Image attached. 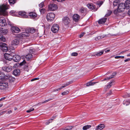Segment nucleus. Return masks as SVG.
Wrapping results in <instances>:
<instances>
[{
	"label": "nucleus",
	"instance_id": "1",
	"mask_svg": "<svg viewBox=\"0 0 130 130\" xmlns=\"http://www.w3.org/2000/svg\"><path fill=\"white\" fill-rule=\"evenodd\" d=\"M18 67V65L17 64H15L13 66H8L3 67L2 68V69L5 72H8L11 71L13 69V68H15Z\"/></svg>",
	"mask_w": 130,
	"mask_h": 130
},
{
	"label": "nucleus",
	"instance_id": "2",
	"mask_svg": "<svg viewBox=\"0 0 130 130\" xmlns=\"http://www.w3.org/2000/svg\"><path fill=\"white\" fill-rule=\"evenodd\" d=\"M55 17V14L53 13H48L46 16L47 19L48 21H52L54 20Z\"/></svg>",
	"mask_w": 130,
	"mask_h": 130
},
{
	"label": "nucleus",
	"instance_id": "3",
	"mask_svg": "<svg viewBox=\"0 0 130 130\" xmlns=\"http://www.w3.org/2000/svg\"><path fill=\"white\" fill-rule=\"evenodd\" d=\"M59 29V25L56 24H54L51 28V30L54 33H56L58 31Z\"/></svg>",
	"mask_w": 130,
	"mask_h": 130
},
{
	"label": "nucleus",
	"instance_id": "4",
	"mask_svg": "<svg viewBox=\"0 0 130 130\" xmlns=\"http://www.w3.org/2000/svg\"><path fill=\"white\" fill-rule=\"evenodd\" d=\"M125 9V8L124 3H121L118 6L117 9H119V12H122Z\"/></svg>",
	"mask_w": 130,
	"mask_h": 130
},
{
	"label": "nucleus",
	"instance_id": "5",
	"mask_svg": "<svg viewBox=\"0 0 130 130\" xmlns=\"http://www.w3.org/2000/svg\"><path fill=\"white\" fill-rule=\"evenodd\" d=\"M1 49L3 51L6 52L8 50L7 45L5 43H0Z\"/></svg>",
	"mask_w": 130,
	"mask_h": 130
},
{
	"label": "nucleus",
	"instance_id": "6",
	"mask_svg": "<svg viewBox=\"0 0 130 130\" xmlns=\"http://www.w3.org/2000/svg\"><path fill=\"white\" fill-rule=\"evenodd\" d=\"M8 84L6 82L0 83V89L2 90L6 89L8 88Z\"/></svg>",
	"mask_w": 130,
	"mask_h": 130
},
{
	"label": "nucleus",
	"instance_id": "7",
	"mask_svg": "<svg viewBox=\"0 0 130 130\" xmlns=\"http://www.w3.org/2000/svg\"><path fill=\"white\" fill-rule=\"evenodd\" d=\"M70 21L69 18L68 17H65L62 19L63 23L66 25H68L70 23Z\"/></svg>",
	"mask_w": 130,
	"mask_h": 130
},
{
	"label": "nucleus",
	"instance_id": "8",
	"mask_svg": "<svg viewBox=\"0 0 130 130\" xmlns=\"http://www.w3.org/2000/svg\"><path fill=\"white\" fill-rule=\"evenodd\" d=\"M13 55L12 54L10 55L8 53H6L4 55V56L6 60H11L13 59Z\"/></svg>",
	"mask_w": 130,
	"mask_h": 130
},
{
	"label": "nucleus",
	"instance_id": "9",
	"mask_svg": "<svg viewBox=\"0 0 130 130\" xmlns=\"http://www.w3.org/2000/svg\"><path fill=\"white\" fill-rule=\"evenodd\" d=\"M8 9L6 5H3L0 6V11L4 13L5 12L6 10Z\"/></svg>",
	"mask_w": 130,
	"mask_h": 130
},
{
	"label": "nucleus",
	"instance_id": "10",
	"mask_svg": "<svg viewBox=\"0 0 130 130\" xmlns=\"http://www.w3.org/2000/svg\"><path fill=\"white\" fill-rule=\"evenodd\" d=\"M48 8L49 10L52 11H54L57 8V6L55 4H52L48 6Z\"/></svg>",
	"mask_w": 130,
	"mask_h": 130
},
{
	"label": "nucleus",
	"instance_id": "11",
	"mask_svg": "<svg viewBox=\"0 0 130 130\" xmlns=\"http://www.w3.org/2000/svg\"><path fill=\"white\" fill-rule=\"evenodd\" d=\"M20 64L21 66L24 65L25 66L24 67V69L25 70L28 71V65L26 63L25 60H23L22 62L20 63Z\"/></svg>",
	"mask_w": 130,
	"mask_h": 130
},
{
	"label": "nucleus",
	"instance_id": "12",
	"mask_svg": "<svg viewBox=\"0 0 130 130\" xmlns=\"http://www.w3.org/2000/svg\"><path fill=\"white\" fill-rule=\"evenodd\" d=\"M6 24L5 19L3 17L0 18V26H5Z\"/></svg>",
	"mask_w": 130,
	"mask_h": 130
},
{
	"label": "nucleus",
	"instance_id": "13",
	"mask_svg": "<svg viewBox=\"0 0 130 130\" xmlns=\"http://www.w3.org/2000/svg\"><path fill=\"white\" fill-rule=\"evenodd\" d=\"M72 83V81H71L68 82L66 84L62 86L60 88L58 89H54L53 90V92H56L58 91V90L61 89L62 88H64L66 87L67 86L69 85L70 84H71Z\"/></svg>",
	"mask_w": 130,
	"mask_h": 130
},
{
	"label": "nucleus",
	"instance_id": "14",
	"mask_svg": "<svg viewBox=\"0 0 130 130\" xmlns=\"http://www.w3.org/2000/svg\"><path fill=\"white\" fill-rule=\"evenodd\" d=\"M20 59L21 57L20 56L17 55H13V60L15 62H19L20 60Z\"/></svg>",
	"mask_w": 130,
	"mask_h": 130
},
{
	"label": "nucleus",
	"instance_id": "15",
	"mask_svg": "<svg viewBox=\"0 0 130 130\" xmlns=\"http://www.w3.org/2000/svg\"><path fill=\"white\" fill-rule=\"evenodd\" d=\"M11 29L12 32L15 33H18L20 31V29L17 27H12Z\"/></svg>",
	"mask_w": 130,
	"mask_h": 130
},
{
	"label": "nucleus",
	"instance_id": "16",
	"mask_svg": "<svg viewBox=\"0 0 130 130\" xmlns=\"http://www.w3.org/2000/svg\"><path fill=\"white\" fill-rule=\"evenodd\" d=\"M5 77L6 79L8 80L10 82H13L15 80V79L14 78L12 77L11 76L9 75H6Z\"/></svg>",
	"mask_w": 130,
	"mask_h": 130
},
{
	"label": "nucleus",
	"instance_id": "17",
	"mask_svg": "<svg viewBox=\"0 0 130 130\" xmlns=\"http://www.w3.org/2000/svg\"><path fill=\"white\" fill-rule=\"evenodd\" d=\"M104 51H101L99 52H96L95 53H94L93 54H92L91 55V56H100L103 53Z\"/></svg>",
	"mask_w": 130,
	"mask_h": 130
},
{
	"label": "nucleus",
	"instance_id": "18",
	"mask_svg": "<svg viewBox=\"0 0 130 130\" xmlns=\"http://www.w3.org/2000/svg\"><path fill=\"white\" fill-rule=\"evenodd\" d=\"M19 14L23 18H26L29 17L28 16L26 15V13L23 11H21L19 12Z\"/></svg>",
	"mask_w": 130,
	"mask_h": 130
},
{
	"label": "nucleus",
	"instance_id": "19",
	"mask_svg": "<svg viewBox=\"0 0 130 130\" xmlns=\"http://www.w3.org/2000/svg\"><path fill=\"white\" fill-rule=\"evenodd\" d=\"M20 74V70L18 69L14 70L13 72V74L15 76H19Z\"/></svg>",
	"mask_w": 130,
	"mask_h": 130
},
{
	"label": "nucleus",
	"instance_id": "20",
	"mask_svg": "<svg viewBox=\"0 0 130 130\" xmlns=\"http://www.w3.org/2000/svg\"><path fill=\"white\" fill-rule=\"evenodd\" d=\"M125 9H128L130 8V1L129 0H126L125 3Z\"/></svg>",
	"mask_w": 130,
	"mask_h": 130
},
{
	"label": "nucleus",
	"instance_id": "21",
	"mask_svg": "<svg viewBox=\"0 0 130 130\" xmlns=\"http://www.w3.org/2000/svg\"><path fill=\"white\" fill-rule=\"evenodd\" d=\"M80 16L78 14H74L73 16V20L75 22H77L79 20Z\"/></svg>",
	"mask_w": 130,
	"mask_h": 130
},
{
	"label": "nucleus",
	"instance_id": "22",
	"mask_svg": "<svg viewBox=\"0 0 130 130\" xmlns=\"http://www.w3.org/2000/svg\"><path fill=\"white\" fill-rule=\"evenodd\" d=\"M98 22L100 24H104L106 22V18L104 17L99 19L98 21Z\"/></svg>",
	"mask_w": 130,
	"mask_h": 130
},
{
	"label": "nucleus",
	"instance_id": "23",
	"mask_svg": "<svg viewBox=\"0 0 130 130\" xmlns=\"http://www.w3.org/2000/svg\"><path fill=\"white\" fill-rule=\"evenodd\" d=\"M19 41L17 39H15L13 40L12 42V45L13 46H15L19 44Z\"/></svg>",
	"mask_w": 130,
	"mask_h": 130
},
{
	"label": "nucleus",
	"instance_id": "24",
	"mask_svg": "<svg viewBox=\"0 0 130 130\" xmlns=\"http://www.w3.org/2000/svg\"><path fill=\"white\" fill-rule=\"evenodd\" d=\"M29 15L30 17V18H34L37 17V15L35 12H31L29 13Z\"/></svg>",
	"mask_w": 130,
	"mask_h": 130
},
{
	"label": "nucleus",
	"instance_id": "25",
	"mask_svg": "<svg viewBox=\"0 0 130 130\" xmlns=\"http://www.w3.org/2000/svg\"><path fill=\"white\" fill-rule=\"evenodd\" d=\"M117 74V72H113L112 74L109 77H106V80H109L112 78H113Z\"/></svg>",
	"mask_w": 130,
	"mask_h": 130
},
{
	"label": "nucleus",
	"instance_id": "26",
	"mask_svg": "<svg viewBox=\"0 0 130 130\" xmlns=\"http://www.w3.org/2000/svg\"><path fill=\"white\" fill-rule=\"evenodd\" d=\"M87 7L91 9L92 10H94L95 9V6H93V4H88L87 5Z\"/></svg>",
	"mask_w": 130,
	"mask_h": 130
},
{
	"label": "nucleus",
	"instance_id": "27",
	"mask_svg": "<svg viewBox=\"0 0 130 130\" xmlns=\"http://www.w3.org/2000/svg\"><path fill=\"white\" fill-rule=\"evenodd\" d=\"M4 73L2 72H0V79H6V76Z\"/></svg>",
	"mask_w": 130,
	"mask_h": 130
},
{
	"label": "nucleus",
	"instance_id": "28",
	"mask_svg": "<svg viewBox=\"0 0 130 130\" xmlns=\"http://www.w3.org/2000/svg\"><path fill=\"white\" fill-rule=\"evenodd\" d=\"M37 30L35 29L34 28H31L28 29V31L31 33H33L36 31H37Z\"/></svg>",
	"mask_w": 130,
	"mask_h": 130
},
{
	"label": "nucleus",
	"instance_id": "29",
	"mask_svg": "<svg viewBox=\"0 0 130 130\" xmlns=\"http://www.w3.org/2000/svg\"><path fill=\"white\" fill-rule=\"evenodd\" d=\"M29 33L26 32H22L20 35V36L22 37H27L29 36Z\"/></svg>",
	"mask_w": 130,
	"mask_h": 130
},
{
	"label": "nucleus",
	"instance_id": "30",
	"mask_svg": "<svg viewBox=\"0 0 130 130\" xmlns=\"http://www.w3.org/2000/svg\"><path fill=\"white\" fill-rule=\"evenodd\" d=\"M114 82V81L113 80L109 82L108 84L106 86V89L110 88L112 85V83H113Z\"/></svg>",
	"mask_w": 130,
	"mask_h": 130
},
{
	"label": "nucleus",
	"instance_id": "31",
	"mask_svg": "<svg viewBox=\"0 0 130 130\" xmlns=\"http://www.w3.org/2000/svg\"><path fill=\"white\" fill-rule=\"evenodd\" d=\"M32 57V55L31 54H28L26 55L25 58L27 60H28L31 59Z\"/></svg>",
	"mask_w": 130,
	"mask_h": 130
},
{
	"label": "nucleus",
	"instance_id": "32",
	"mask_svg": "<svg viewBox=\"0 0 130 130\" xmlns=\"http://www.w3.org/2000/svg\"><path fill=\"white\" fill-rule=\"evenodd\" d=\"M105 126L104 124H100L97 127V129L98 130V129H102Z\"/></svg>",
	"mask_w": 130,
	"mask_h": 130
},
{
	"label": "nucleus",
	"instance_id": "33",
	"mask_svg": "<svg viewBox=\"0 0 130 130\" xmlns=\"http://www.w3.org/2000/svg\"><path fill=\"white\" fill-rule=\"evenodd\" d=\"M118 0H115L113 3V5L114 7H116L117 8H118V7L119 5V3L118 2Z\"/></svg>",
	"mask_w": 130,
	"mask_h": 130
},
{
	"label": "nucleus",
	"instance_id": "34",
	"mask_svg": "<svg viewBox=\"0 0 130 130\" xmlns=\"http://www.w3.org/2000/svg\"><path fill=\"white\" fill-rule=\"evenodd\" d=\"M98 82H90L87 83L86 84V86H90L94 85L95 84L98 83Z\"/></svg>",
	"mask_w": 130,
	"mask_h": 130
},
{
	"label": "nucleus",
	"instance_id": "35",
	"mask_svg": "<svg viewBox=\"0 0 130 130\" xmlns=\"http://www.w3.org/2000/svg\"><path fill=\"white\" fill-rule=\"evenodd\" d=\"M91 127V126L90 125H87L84 126L83 128V130H86L89 129V128Z\"/></svg>",
	"mask_w": 130,
	"mask_h": 130
},
{
	"label": "nucleus",
	"instance_id": "36",
	"mask_svg": "<svg viewBox=\"0 0 130 130\" xmlns=\"http://www.w3.org/2000/svg\"><path fill=\"white\" fill-rule=\"evenodd\" d=\"M0 39L3 42H5L6 40L5 38L3 36L2 34H0Z\"/></svg>",
	"mask_w": 130,
	"mask_h": 130
},
{
	"label": "nucleus",
	"instance_id": "37",
	"mask_svg": "<svg viewBox=\"0 0 130 130\" xmlns=\"http://www.w3.org/2000/svg\"><path fill=\"white\" fill-rule=\"evenodd\" d=\"M52 99H48L46 100L44 102H40V103H38V104H39V105H41V104H43L44 103H46L50 101Z\"/></svg>",
	"mask_w": 130,
	"mask_h": 130
},
{
	"label": "nucleus",
	"instance_id": "38",
	"mask_svg": "<svg viewBox=\"0 0 130 130\" xmlns=\"http://www.w3.org/2000/svg\"><path fill=\"white\" fill-rule=\"evenodd\" d=\"M52 99H48L46 100L44 102H40V103H38V104H39V105H41V104H43L44 103H46L50 101Z\"/></svg>",
	"mask_w": 130,
	"mask_h": 130
},
{
	"label": "nucleus",
	"instance_id": "39",
	"mask_svg": "<svg viewBox=\"0 0 130 130\" xmlns=\"http://www.w3.org/2000/svg\"><path fill=\"white\" fill-rule=\"evenodd\" d=\"M73 126H68L65 128L63 130H70L71 129Z\"/></svg>",
	"mask_w": 130,
	"mask_h": 130
},
{
	"label": "nucleus",
	"instance_id": "40",
	"mask_svg": "<svg viewBox=\"0 0 130 130\" xmlns=\"http://www.w3.org/2000/svg\"><path fill=\"white\" fill-rule=\"evenodd\" d=\"M105 35H104V36H99L98 37H97L95 38V40L97 41L98 40L101 39V38H103L104 37H105Z\"/></svg>",
	"mask_w": 130,
	"mask_h": 130
},
{
	"label": "nucleus",
	"instance_id": "41",
	"mask_svg": "<svg viewBox=\"0 0 130 130\" xmlns=\"http://www.w3.org/2000/svg\"><path fill=\"white\" fill-rule=\"evenodd\" d=\"M9 1L10 4L12 5L15 3L16 0H9Z\"/></svg>",
	"mask_w": 130,
	"mask_h": 130
},
{
	"label": "nucleus",
	"instance_id": "42",
	"mask_svg": "<svg viewBox=\"0 0 130 130\" xmlns=\"http://www.w3.org/2000/svg\"><path fill=\"white\" fill-rule=\"evenodd\" d=\"M40 11L41 14H43L45 12V9H42L40 10Z\"/></svg>",
	"mask_w": 130,
	"mask_h": 130
},
{
	"label": "nucleus",
	"instance_id": "43",
	"mask_svg": "<svg viewBox=\"0 0 130 130\" xmlns=\"http://www.w3.org/2000/svg\"><path fill=\"white\" fill-rule=\"evenodd\" d=\"M85 11H86V9L83 7L82 8L79 10V11L81 13H84Z\"/></svg>",
	"mask_w": 130,
	"mask_h": 130
},
{
	"label": "nucleus",
	"instance_id": "44",
	"mask_svg": "<svg viewBox=\"0 0 130 130\" xmlns=\"http://www.w3.org/2000/svg\"><path fill=\"white\" fill-rule=\"evenodd\" d=\"M112 12L110 10H108L107 13L106 14V17L110 15L112 13Z\"/></svg>",
	"mask_w": 130,
	"mask_h": 130
},
{
	"label": "nucleus",
	"instance_id": "45",
	"mask_svg": "<svg viewBox=\"0 0 130 130\" xmlns=\"http://www.w3.org/2000/svg\"><path fill=\"white\" fill-rule=\"evenodd\" d=\"M115 59H119V58H124V56H117L115 57Z\"/></svg>",
	"mask_w": 130,
	"mask_h": 130
},
{
	"label": "nucleus",
	"instance_id": "46",
	"mask_svg": "<svg viewBox=\"0 0 130 130\" xmlns=\"http://www.w3.org/2000/svg\"><path fill=\"white\" fill-rule=\"evenodd\" d=\"M15 11H14V10H12L10 12V14H13V15H14L15 16H17V15H16V14H15Z\"/></svg>",
	"mask_w": 130,
	"mask_h": 130
},
{
	"label": "nucleus",
	"instance_id": "47",
	"mask_svg": "<svg viewBox=\"0 0 130 130\" xmlns=\"http://www.w3.org/2000/svg\"><path fill=\"white\" fill-rule=\"evenodd\" d=\"M68 91H65L61 93V94L62 95H66L67 94H68Z\"/></svg>",
	"mask_w": 130,
	"mask_h": 130
},
{
	"label": "nucleus",
	"instance_id": "48",
	"mask_svg": "<svg viewBox=\"0 0 130 130\" xmlns=\"http://www.w3.org/2000/svg\"><path fill=\"white\" fill-rule=\"evenodd\" d=\"M8 32V30L7 29L3 30L2 31V32L4 34H6Z\"/></svg>",
	"mask_w": 130,
	"mask_h": 130
},
{
	"label": "nucleus",
	"instance_id": "49",
	"mask_svg": "<svg viewBox=\"0 0 130 130\" xmlns=\"http://www.w3.org/2000/svg\"><path fill=\"white\" fill-rule=\"evenodd\" d=\"M34 109L33 108H31L29 110H27L26 112L28 113L34 110Z\"/></svg>",
	"mask_w": 130,
	"mask_h": 130
},
{
	"label": "nucleus",
	"instance_id": "50",
	"mask_svg": "<svg viewBox=\"0 0 130 130\" xmlns=\"http://www.w3.org/2000/svg\"><path fill=\"white\" fill-rule=\"evenodd\" d=\"M112 94V92L111 90H110L109 92L107 93V96H109L110 95H111Z\"/></svg>",
	"mask_w": 130,
	"mask_h": 130
},
{
	"label": "nucleus",
	"instance_id": "51",
	"mask_svg": "<svg viewBox=\"0 0 130 130\" xmlns=\"http://www.w3.org/2000/svg\"><path fill=\"white\" fill-rule=\"evenodd\" d=\"M78 55L77 53L76 52H74L72 53L71 55L73 56H76Z\"/></svg>",
	"mask_w": 130,
	"mask_h": 130
},
{
	"label": "nucleus",
	"instance_id": "52",
	"mask_svg": "<svg viewBox=\"0 0 130 130\" xmlns=\"http://www.w3.org/2000/svg\"><path fill=\"white\" fill-rule=\"evenodd\" d=\"M118 12H119V9H117V8L113 12L115 14H117Z\"/></svg>",
	"mask_w": 130,
	"mask_h": 130
},
{
	"label": "nucleus",
	"instance_id": "53",
	"mask_svg": "<svg viewBox=\"0 0 130 130\" xmlns=\"http://www.w3.org/2000/svg\"><path fill=\"white\" fill-rule=\"evenodd\" d=\"M126 101H124V103H123V104H124V105L125 104V103ZM127 102L128 103L127 104H126V106L128 105L129 104V103H130V100H128L127 101Z\"/></svg>",
	"mask_w": 130,
	"mask_h": 130
},
{
	"label": "nucleus",
	"instance_id": "54",
	"mask_svg": "<svg viewBox=\"0 0 130 130\" xmlns=\"http://www.w3.org/2000/svg\"><path fill=\"white\" fill-rule=\"evenodd\" d=\"M44 5L43 2H41L40 4L39 5V6L40 8H42Z\"/></svg>",
	"mask_w": 130,
	"mask_h": 130
},
{
	"label": "nucleus",
	"instance_id": "55",
	"mask_svg": "<svg viewBox=\"0 0 130 130\" xmlns=\"http://www.w3.org/2000/svg\"><path fill=\"white\" fill-rule=\"evenodd\" d=\"M55 117H53L51 119H50L49 120H48L49 121V123H51L52 122V121L54 119H55Z\"/></svg>",
	"mask_w": 130,
	"mask_h": 130
},
{
	"label": "nucleus",
	"instance_id": "56",
	"mask_svg": "<svg viewBox=\"0 0 130 130\" xmlns=\"http://www.w3.org/2000/svg\"><path fill=\"white\" fill-rule=\"evenodd\" d=\"M103 2L102 1H100V2H99L98 3V4L99 5V7L102 4H103Z\"/></svg>",
	"mask_w": 130,
	"mask_h": 130
},
{
	"label": "nucleus",
	"instance_id": "57",
	"mask_svg": "<svg viewBox=\"0 0 130 130\" xmlns=\"http://www.w3.org/2000/svg\"><path fill=\"white\" fill-rule=\"evenodd\" d=\"M35 51L34 49H30L29 50V52L30 53H32Z\"/></svg>",
	"mask_w": 130,
	"mask_h": 130
},
{
	"label": "nucleus",
	"instance_id": "58",
	"mask_svg": "<svg viewBox=\"0 0 130 130\" xmlns=\"http://www.w3.org/2000/svg\"><path fill=\"white\" fill-rule=\"evenodd\" d=\"M38 79H39V78H34L32 79L31 80V81H34V80H38Z\"/></svg>",
	"mask_w": 130,
	"mask_h": 130
},
{
	"label": "nucleus",
	"instance_id": "59",
	"mask_svg": "<svg viewBox=\"0 0 130 130\" xmlns=\"http://www.w3.org/2000/svg\"><path fill=\"white\" fill-rule=\"evenodd\" d=\"M85 34V33L83 32L82 33L80 34L79 35L80 37L81 38Z\"/></svg>",
	"mask_w": 130,
	"mask_h": 130
},
{
	"label": "nucleus",
	"instance_id": "60",
	"mask_svg": "<svg viewBox=\"0 0 130 130\" xmlns=\"http://www.w3.org/2000/svg\"><path fill=\"white\" fill-rule=\"evenodd\" d=\"M12 112V111L11 110H10L8 111L6 113L7 114H10V113H11Z\"/></svg>",
	"mask_w": 130,
	"mask_h": 130
},
{
	"label": "nucleus",
	"instance_id": "61",
	"mask_svg": "<svg viewBox=\"0 0 130 130\" xmlns=\"http://www.w3.org/2000/svg\"><path fill=\"white\" fill-rule=\"evenodd\" d=\"M129 60H130V58H128L126 59H125L124 61L125 62H126Z\"/></svg>",
	"mask_w": 130,
	"mask_h": 130
},
{
	"label": "nucleus",
	"instance_id": "62",
	"mask_svg": "<svg viewBox=\"0 0 130 130\" xmlns=\"http://www.w3.org/2000/svg\"><path fill=\"white\" fill-rule=\"evenodd\" d=\"M5 111H3L2 112L0 113V116L3 114L4 113H5Z\"/></svg>",
	"mask_w": 130,
	"mask_h": 130
},
{
	"label": "nucleus",
	"instance_id": "63",
	"mask_svg": "<svg viewBox=\"0 0 130 130\" xmlns=\"http://www.w3.org/2000/svg\"><path fill=\"white\" fill-rule=\"evenodd\" d=\"M5 99V97H3V98H1L0 99V101H1L4 100Z\"/></svg>",
	"mask_w": 130,
	"mask_h": 130
},
{
	"label": "nucleus",
	"instance_id": "64",
	"mask_svg": "<svg viewBox=\"0 0 130 130\" xmlns=\"http://www.w3.org/2000/svg\"><path fill=\"white\" fill-rule=\"evenodd\" d=\"M127 14L130 15V10H129L127 12Z\"/></svg>",
	"mask_w": 130,
	"mask_h": 130
}]
</instances>
